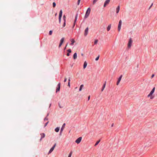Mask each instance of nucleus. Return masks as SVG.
Wrapping results in <instances>:
<instances>
[{"mask_svg": "<svg viewBox=\"0 0 157 157\" xmlns=\"http://www.w3.org/2000/svg\"><path fill=\"white\" fill-rule=\"evenodd\" d=\"M132 38H130L129 39V41H128V48H131V47L132 46Z\"/></svg>", "mask_w": 157, "mask_h": 157, "instance_id": "obj_2", "label": "nucleus"}, {"mask_svg": "<svg viewBox=\"0 0 157 157\" xmlns=\"http://www.w3.org/2000/svg\"><path fill=\"white\" fill-rule=\"evenodd\" d=\"M56 144H54V146L51 148V149H50V151H49L48 152V154L51 153L53 151V150H54V149L56 146Z\"/></svg>", "mask_w": 157, "mask_h": 157, "instance_id": "obj_7", "label": "nucleus"}, {"mask_svg": "<svg viewBox=\"0 0 157 157\" xmlns=\"http://www.w3.org/2000/svg\"><path fill=\"white\" fill-rule=\"evenodd\" d=\"M63 20L64 21H66V16L65 15H64L63 17Z\"/></svg>", "mask_w": 157, "mask_h": 157, "instance_id": "obj_28", "label": "nucleus"}, {"mask_svg": "<svg viewBox=\"0 0 157 157\" xmlns=\"http://www.w3.org/2000/svg\"><path fill=\"white\" fill-rule=\"evenodd\" d=\"M100 140H99L98 141H97L95 144L94 145V146L96 147L98 144V143L100 142Z\"/></svg>", "mask_w": 157, "mask_h": 157, "instance_id": "obj_24", "label": "nucleus"}, {"mask_svg": "<svg viewBox=\"0 0 157 157\" xmlns=\"http://www.w3.org/2000/svg\"><path fill=\"white\" fill-rule=\"evenodd\" d=\"M59 130V127H57L55 129V131L56 132H58Z\"/></svg>", "mask_w": 157, "mask_h": 157, "instance_id": "obj_23", "label": "nucleus"}, {"mask_svg": "<svg viewBox=\"0 0 157 157\" xmlns=\"http://www.w3.org/2000/svg\"><path fill=\"white\" fill-rule=\"evenodd\" d=\"M122 24V21L121 20H120L118 24V30L119 32L120 31L121 29V26Z\"/></svg>", "mask_w": 157, "mask_h": 157, "instance_id": "obj_4", "label": "nucleus"}, {"mask_svg": "<svg viewBox=\"0 0 157 157\" xmlns=\"http://www.w3.org/2000/svg\"><path fill=\"white\" fill-rule=\"evenodd\" d=\"M90 10H90V8H88V9L86 11L85 15V18H86L88 17V16L90 13Z\"/></svg>", "mask_w": 157, "mask_h": 157, "instance_id": "obj_1", "label": "nucleus"}, {"mask_svg": "<svg viewBox=\"0 0 157 157\" xmlns=\"http://www.w3.org/2000/svg\"><path fill=\"white\" fill-rule=\"evenodd\" d=\"M83 86V85H81L80 86V88H79V90L80 91H81L82 90V88Z\"/></svg>", "mask_w": 157, "mask_h": 157, "instance_id": "obj_25", "label": "nucleus"}, {"mask_svg": "<svg viewBox=\"0 0 157 157\" xmlns=\"http://www.w3.org/2000/svg\"><path fill=\"white\" fill-rule=\"evenodd\" d=\"M72 151H71L70 152V153L69 155H68V157H71V155H72Z\"/></svg>", "mask_w": 157, "mask_h": 157, "instance_id": "obj_30", "label": "nucleus"}, {"mask_svg": "<svg viewBox=\"0 0 157 157\" xmlns=\"http://www.w3.org/2000/svg\"><path fill=\"white\" fill-rule=\"evenodd\" d=\"M105 84H106V82H105V83L103 85V87H102V88L101 89V91H102L105 88Z\"/></svg>", "mask_w": 157, "mask_h": 157, "instance_id": "obj_21", "label": "nucleus"}, {"mask_svg": "<svg viewBox=\"0 0 157 157\" xmlns=\"http://www.w3.org/2000/svg\"><path fill=\"white\" fill-rule=\"evenodd\" d=\"M63 12L62 10H61L60 11L59 13V23H60L61 22V17L62 16V14Z\"/></svg>", "mask_w": 157, "mask_h": 157, "instance_id": "obj_3", "label": "nucleus"}, {"mask_svg": "<svg viewBox=\"0 0 157 157\" xmlns=\"http://www.w3.org/2000/svg\"><path fill=\"white\" fill-rule=\"evenodd\" d=\"M77 17H78V14H76V15L75 16V20H74V24H73V28L74 27V26H75V23L76 21H77Z\"/></svg>", "mask_w": 157, "mask_h": 157, "instance_id": "obj_11", "label": "nucleus"}, {"mask_svg": "<svg viewBox=\"0 0 157 157\" xmlns=\"http://www.w3.org/2000/svg\"><path fill=\"white\" fill-rule=\"evenodd\" d=\"M71 45H73L74 44V43L75 42V41L73 39H71Z\"/></svg>", "mask_w": 157, "mask_h": 157, "instance_id": "obj_14", "label": "nucleus"}, {"mask_svg": "<svg viewBox=\"0 0 157 157\" xmlns=\"http://www.w3.org/2000/svg\"><path fill=\"white\" fill-rule=\"evenodd\" d=\"M66 25V21H64V23H63V27H64Z\"/></svg>", "mask_w": 157, "mask_h": 157, "instance_id": "obj_33", "label": "nucleus"}, {"mask_svg": "<svg viewBox=\"0 0 157 157\" xmlns=\"http://www.w3.org/2000/svg\"><path fill=\"white\" fill-rule=\"evenodd\" d=\"M67 86H68L69 87L70 86V82H68Z\"/></svg>", "mask_w": 157, "mask_h": 157, "instance_id": "obj_37", "label": "nucleus"}, {"mask_svg": "<svg viewBox=\"0 0 157 157\" xmlns=\"http://www.w3.org/2000/svg\"><path fill=\"white\" fill-rule=\"evenodd\" d=\"M82 139V137H80L78 138L75 141V142L78 144H79L81 141Z\"/></svg>", "mask_w": 157, "mask_h": 157, "instance_id": "obj_5", "label": "nucleus"}, {"mask_svg": "<svg viewBox=\"0 0 157 157\" xmlns=\"http://www.w3.org/2000/svg\"><path fill=\"white\" fill-rule=\"evenodd\" d=\"M113 124H112L111 126H112V127H113Z\"/></svg>", "mask_w": 157, "mask_h": 157, "instance_id": "obj_46", "label": "nucleus"}, {"mask_svg": "<svg viewBox=\"0 0 157 157\" xmlns=\"http://www.w3.org/2000/svg\"><path fill=\"white\" fill-rule=\"evenodd\" d=\"M81 55H82V56H83V54H82Z\"/></svg>", "mask_w": 157, "mask_h": 157, "instance_id": "obj_47", "label": "nucleus"}, {"mask_svg": "<svg viewBox=\"0 0 157 157\" xmlns=\"http://www.w3.org/2000/svg\"><path fill=\"white\" fill-rule=\"evenodd\" d=\"M64 37L62 38V39H61V40H60V44H59V48L61 46V45L63 44V43L64 41Z\"/></svg>", "mask_w": 157, "mask_h": 157, "instance_id": "obj_6", "label": "nucleus"}, {"mask_svg": "<svg viewBox=\"0 0 157 157\" xmlns=\"http://www.w3.org/2000/svg\"><path fill=\"white\" fill-rule=\"evenodd\" d=\"M67 78H65L64 82H65L67 81Z\"/></svg>", "mask_w": 157, "mask_h": 157, "instance_id": "obj_36", "label": "nucleus"}, {"mask_svg": "<svg viewBox=\"0 0 157 157\" xmlns=\"http://www.w3.org/2000/svg\"><path fill=\"white\" fill-rule=\"evenodd\" d=\"M67 44H68V43H67L65 46V47L64 48V50H65L66 48V47H67Z\"/></svg>", "mask_w": 157, "mask_h": 157, "instance_id": "obj_38", "label": "nucleus"}, {"mask_svg": "<svg viewBox=\"0 0 157 157\" xmlns=\"http://www.w3.org/2000/svg\"><path fill=\"white\" fill-rule=\"evenodd\" d=\"M90 96H89L88 97V100H89L90 99Z\"/></svg>", "mask_w": 157, "mask_h": 157, "instance_id": "obj_43", "label": "nucleus"}, {"mask_svg": "<svg viewBox=\"0 0 157 157\" xmlns=\"http://www.w3.org/2000/svg\"><path fill=\"white\" fill-rule=\"evenodd\" d=\"M98 42V40H95L94 42V44H96Z\"/></svg>", "mask_w": 157, "mask_h": 157, "instance_id": "obj_26", "label": "nucleus"}, {"mask_svg": "<svg viewBox=\"0 0 157 157\" xmlns=\"http://www.w3.org/2000/svg\"><path fill=\"white\" fill-rule=\"evenodd\" d=\"M154 74L152 75H151V78H153L154 77Z\"/></svg>", "mask_w": 157, "mask_h": 157, "instance_id": "obj_41", "label": "nucleus"}, {"mask_svg": "<svg viewBox=\"0 0 157 157\" xmlns=\"http://www.w3.org/2000/svg\"><path fill=\"white\" fill-rule=\"evenodd\" d=\"M67 51L68 52V53H71V49H69L67 50Z\"/></svg>", "mask_w": 157, "mask_h": 157, "instance_id": "obj_32", "label": "nucleus"}, {"mask_svg": "<svg viewBox=\"0 0 157 157\" xmlns=\"http://www.w3.org/2000/svg\"><path fill=\"white\" fill-rule=\"evenodd\" d=\"M52 33V31H50L49 32V34L50 35H51Z\"/></svg>", "mask_w": 157, "mask_h": 157, "instance_id": "obj_35", "label": "nucleus"}, {"mask_svg": "<svg viewBox=\"0 0 157 157\" xmlns=\"http://www.w3.org/2000/svg\"><path fill=\"white\" fill-rule=\"evenodd\" d=\"M65 123L63 124V125L62 126V128H61V130H60V133H61L62 132V131H63V129L65 128Z\"/></svg>", "mask_w": 157, "mask_h": 157, "instance_id": "obj_13", "label": "nucleus"}, {"mask_svg": "<svg viewBox=\"0 0 157 157\" xmlns=\"http://www.w3.org/2000/svg\"><path fill=\"white\" fill-rule=\"evenodd\" d=\"M122 77V75H121L120 77L118 78V80L117 82V85H118V84H119L121 80V78Z\"/></svg>", "mask_w": 157, "mask_h": 157, "instance_id": "obj_9", "label": "nucleus"}, {"mask_svg": "<svg viewBox=\"0 0 157 157\" xmlns=\"http://www.w3.org/2000/svg\"><path fill=\"white\" fill-rule=\"evenodd\" d=\"M88 31V28L87 27L86 29L85 30V31L84 35L85 36H86L87 35Z\"/></svg>", "mask_w": 157, "mask_h": 157, "instance_id": "obj_12", "label": "nucleus"}, {"mask_svg": "<svg viewBox=\"0 0 157 157\" xmlns=\"http://www.w3.org/2000/svg\"><path fill=\"white\" fill-rule=\"evenodd\" d=\"M155 87H154L153 88V89H152L151 91L150 92V93H151V94L152 95V94H153V93H154V92L155 91Z\"/></svg>", "mask_w": 157, "mask_h": 157, "instance_id": "obj_19", "label": "nucleus"}, {"mask_svg": "<svg viewBox=\"0 0 157 157\" xmlns=\"http://www.w3.org/2000/svg\"><path fill=\"white\" fill-rule=\"evenodd\" d=\"M80 1H81V0H78V5H79V4L80 3Z\"/></svg>", "mask_w": 157, "mask_h": 157, "instance_id": "obj_34", "label": "nucleus"}, {"mask_svg": "<svg viewBox=\"0 0 157 157\" xmlns=\"http://www.w3.org/2000/svg\"><path fill=\"white\" fill-rule=\"evenodd\" d=\"M153 5V4H152L150 6V7H149V9Z\"/></svg>", "mask_w": 157, "mask_h": 157, "instance_id": "obj_45", "label": "nucleus"}, {"mask_svg": "<svg viewBox=\"0 0 157 157\" xmlns=\"http://www.w3.org/2000/svg\"><path fill=\"white\" fill-rule=\"evenodd\" d=\"M111 25V24L109 25L107 27V30L109 31L110 29Z\"/></svg>", "mask_w": 157, "mask_h": 157, "instance_id": "obj_20", "label": "nucleus"}, {"mask_svg": "<svg viewBox=\"0 0 157 157\" xmlns=\"http://www.w3.org/2000/svg\"><path fill=\"white\" fill-rule=\"evenodd\" d=\"M53 7H55L56 6V3L55 2H53L52 4Z\"/></svg>", "mask_w": 157, "mask_h": 157, "instance_id": "obj_27", "label": "nucleus"}, {"mask_svg": "<svg viewBox=\"0 0 157 157\" xmlns=\"http://www.w3.org/2000/svg\"><path fill=\"white\" fill-rule=\"evenodd\" d=\"M48 115V114L47 116Z\"/></svg>", "mask_w": 157, "mask_h": 157, "instance_id": "obj_49", "label": "nucleus"}, {"mask_svg": "<svg viewBox=\"0 0 157 157\" xmlns=\"http://www.w3.org/2000/svg\"><path fill=\"white\" fill-rule=\"evenodd\" d=\"M99 56H100L99 55H98V56L97 57H96V58L95 59L97 61L98 60V59H99Z\"/></svg>", "mask_w": 157, "mask_h": 157, "instance_id": "obj_31", "label": "nucleus"}, {"mask_svg": "<svg viewBox=\"0 0 157 157\" xmlns=\"http://www.w3.org/2000/svg\"><path fill=\"white\" fill-rule=\"evenodd\" d=\"M68 82H70V78H69L68 80Z\"/></svg>", "mask_w": 157, "mask_h": 157, "instance_id": "obj_44", "label": "nucleus"}, {"mask_svg": "<svg viewBox=\"0 0 157 157\" xmlns=\"http://www.w3.org/2000/svg\"><path fill=\"white\" fill-rule=\"evenodd\" d=\"M41 139L42 138H44V137L45 136V135L44 133H41Z\"/></svg>", "mask_w": 157, "mask_h": 157, "instance_id": "obj_22", "label": "nucleus"}, {"mask_svg": "<svg viewBox=\"0 0 157 157\" xmlns=\"http://www.w3.org/2000/svg\"><path fill=\"white\" fill-rule=\"evenodd\" d=\"M77 58V54L76 53H75L73 55V58L74 59H76Z\"/></svg>", "mask_w": 157, "mask_h": 157, "instance_id": "obj_17", "label": "nucleus"}, {"mask_svg": "<svg viewBox=\"0 0 157 157\" xmlns=\"http://www.w3.org/2000/svg\"><path fill=\"white\" fill-rule=\"evenodd\" d=\"M110 1V0H106L105 2V3H104V6L105 7L109 3Z\"/></svg>", "mask_w": 157, "mask_h": 157, "instance_id": "obj_10", "label": "nucleus"}, {"mask_svg": "<svg viewBox=\"0 0 157 157\" xmlns=\"http://www.w3.org/2000/svg\"><path fill=\"white\" fill-rule=\"evenodd\" d=\"M60 83H59L57 85V87L56 89V92H57L58 91H59L60 89Z\"/></svg>", "mask_w": 157, "mask_h": 157, "instance_id": "obj_8", "label": "nucleus"}, {"mask_svg": "<svg viewBox=\"0 0 157 157\" xmlns=\"http://www.w3.org/2000/svg\"><path fill=\"white\" fill-rule=\"evenodd\" d=\"M56 14H57V13H56V15H56Z\"/></svg>", "mask_w": 157, "mask_h": 157, "instance_id": "obj_48", "label": "nucleus"}, {"mask_svg": "<svg viewBox=\"0 0 157 157\" xmlns=\"http://www.w3.org/2000/svg\"><path fill=\"white\" fill-rule=\"evenodd\" d=\"M67 56H69V55H70V54H69V53H67Z\"/></svg>", "mask_w": 157, "mask_h": 157, "instance_id": "obj_42", "label": "nucleus"}, {"mask_svg": "<svg viewBox=\"0 0 157 157\" xmlns=\"http://www.w3.org/2000/svg\"><path fill=\"white\" fill-rule=\"evenodd\" d=\"M120 10V6H118L116 8V13H118Z\"/></svg>", "mask_w": 157, "mask_h": 157, "instance_id": "obj_16", "label": "nucleus"}, {"mask_svg": "<svg viewBox=\"0 0 157 157\" xmlns=\"http://www.w3.org/2000/svg\"><path fill=\"white\" fill-rule=\"evenodd\" d=\"M48 120V119L47 117L45 118L44 119V121Z\"/></svg>", "mask_w": 157, "mask_h": 157, "instance_id": "obj_40", "label": "nucleus"}, {"mask_svg": "<svg viewBox=\"0 0 157 157\" xmlns=\"http://www.w3.org/2000/svg\"><path fill=\"white\" fill-rule=\"evenodd\" d=\"M98 0H94L93 2V4H95V3L98 1Z\"/></svg>", "mask_w": 157, "mask_h": 157, "instance_id": "obj_29", "label": "nucleus"}, {"mask_svg": "<svg viewBox=\"0 0 157 157\" xmlns=\"http://www.w3.org/2000/svg\"><path fill=\"white\" fill-rule=\"evenodd\" d=\"M48 122H47L45 124V127L48 124Z\"/></svg>", "mask_w": 157, "mask_h": 157, "instance_id": "obj_39", "label": "nucleus"}, {"mask_svg": "<svg viewBox=\"0 0 157 157\" xmlns=\"http://www.w3.org/2000/svg\"><path fill=\"white\" fill-rule=\"evenodd\" d=\"M87 65V63L86 61H85L83 65V68L85 69L86 68Z\"/></svg>", "mask_w": 157, "mask_h": 157, "instance_id": "obj_18", "label": "nucleus"}, {"mask_svg": "<svg viewBox=\"0 0 157 157\" xmlns=\"http://www.w3.org/2000/svg\"><path fill=\"white\" fill-rule=\"evenodd\" d=\"M152 94H151V93H149V94L147 95V97H150V99H152L154 98V97L152 96Z\"/></svg>", "mask_w": 157, "mask_h": 157, "instance_id": "obj_15", "label": "nucleus"}]
</instances>
